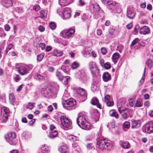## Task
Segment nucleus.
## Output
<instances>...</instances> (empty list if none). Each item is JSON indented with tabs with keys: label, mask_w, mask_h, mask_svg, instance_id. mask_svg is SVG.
I'll use <instances>...</instances> for the list:
<instances>
[{
	"label": "nucleus",
	"mask_w": 153,
	"mask_h": 153,
	"mask_svg": "<svg viewBox=\"0 0 153 153\" xmlns=\"http://www.w3.org/2000/svg\"><path fill=\"white\" fill-rule=\"evenodd\" d=\"M60 126L65 130H68L72 128V123L68 117L62 115L60 117Z\"/></svg>",
	"instance_id": "nucleus-1"
},
{
	"label": "nucleus",
	"mask_w": 153,
	"mask_h": 153,
	"mask_svg": "<svg viewBox=\"0 0 153 153\" xmlns=\"http://www.w3.org/2000/svg\"><path fill=\"white\" fill-rule=\"evenodd\" d=\"M111 142L105 139H100L97 143V146L100 151L106 149L107 148L110 149L111 147Z\"/></svg>",
	"instance_id": "nucleus-2"
},
{
	"label": "nucleus",
	"mask_w": 153,
	"mask_h": 153,
	"mask_svg": "<svg viewBox=\"0 0 153 153\" xmlns=\"http://www.w3.org/2000/svg\"><path fill=\"white\" fill-rule=\"evenodd\" d=\"M76 104V101L73 98H70L67 100H65L62 103L64 108L69 110L74 108V107Z\"/></svg>",
	"instance_id": "nucleus-3"
},
{
	"label": "nucleus",
	"mask_w": 153,
	"mask_h": 153,
	"mask_svg": "<svg viewBox=\"0 0 153 153\" xmlns=\"http://www.w3.org/2000/svg\"><path fill=\"white\" fill-rule=\"evenodd\" d=\"M5 137L7 141L11 145H15L17 143V140L15 133H9L6 135Z\"/></svg>",
	"instance_id": "nucleus-4"
},
{
	"label": "nucleus",
	"mask_w": 153,
	"mask_h": 153,
	"mask_svg": "<svg viewBox=\"0 0 153 153\" xmlns=\"http://www.w3.org/2000/svg\"><path fill=\"white\" fill-rule=\"evenodd\" d=\"M89 67L93 77L96 76L98 75L99 70L97 67L95 63L90 62L89 63Z\"/></svg>",
	"instance_id": "nucleus-5"
},
{
	"label": "nucleus",
	"mask_w": 153,
	"mask_h": 153,
	"mask_svg": "<svg viewBox=\"0 0 153 153\" xmlns=\"http://www.w3.org/2000/svg\"><path fill=\"white\" fill-rule=\"evenodd\" d=\"M75 31L74 30L73 28H70L68 30L63 31L60 34L63 37L68 38L73 36Z\"/></svg>",
	"instance_id": "nucleus-6"
},
{
	"label": "nucleus",
	"mask_w": 153,
	"mask_h": 153,
	"mask_svg": "<svg viewBox=\"0 0 153 153\" xmlns=\"http://www.w3.org/2000/svg\"><path fill=\"white\" fill-rule=\"evenodd\" d=\"M16 67L17 71L21 75H25L28 73V71L26 67L22 65H17Z\"/></svg>",
	"instance_id": "nucleus-7"
},
{
	"label": "nucleus",
	"mask_w": 153,
	"mask_h": 153,
	"mask_svg": "<svg viewBox=\"0 0 153 153\" xmlns=\"http://www.w3.org/2000/svg\"><path fill=\"white\" fill-rule=\"evenodd\" d=\"M62 16L64 19L69 18L71 16V10L69 8H63Z\"/></svg>",
	"instance_id": "nucleus-8"
},
{
	"label": "nucleus",
	"mask_w": 153,
	"mask_h": 153,
	"mask_svg": "<svg viewBox=\"0 0 153 153\" xmlns=\"http://www.w3.org/2000/svg\"><path fill=\"white\" fill-rule=\"evenodd\" d=\"M78 96H80L82 101H84L87 98V94L86 91L82 88H79L77 90Z\"/></svg>",
	"instance_id": "nucleus-9"
},
{
	"label": "nucleus",
	"mask_w": 153,
	"mask_h": 153,
	"mask_svg": "<svg viewBox=\"0 0 153 153\" xmlns=\"http://www.w3.org/2000/svg\"><path fill=\"white\" fill-rule=\"evenodd\" d=\"M144 128L145 132L148 133H153V120L149 122Z\"/></svg>",
	"instance_id": "nucleus-10"
},
{
	"label": "nucleus",
	"mask_w": 153,
	"mask_h": 153,
	"mask_svg": "<svg viewBox=\"0 0 153 153\" xmlns=\"http://www.w3.org/2000/svg\"><path fill=\"white\" fill-rule=\"evenodd\" d=\"M54 90L52 89V88H48L46 89L42 88V94H44L45 96L47 95H51L53 94L54 92Z\"/></svg>",
	"instance_id": "nucleus-11"
},
{
	"label": "nucleus",
	"mask_w": 153,
	"mask_h": 153,
	"mask_svg": "<svg viewBox=\"0 0 153 153\" xmlns=\"http://www.w3.org/2000/svg\"><path fill=\"white\" fill-rule=\"evenodd\" d=\"M126 15L128 18L130 19H133L135 16V13L132 8H128Z\"/></svg>",
	"instance_id": "nucleus-12"
},
{
	"label": "nucleus",
	"mask_w": 153,
	"mask_h": 153,
	"mask_svg": "<svg viewBox=\"0 0 153 153\" xmlns=\"http://www.w3.org/2000/svg\"><path fill=\"white\" fill-rule=\"evenodd\" d=\"M86 121L85 117L83 115L79 116L76 120L77 123L79 127L85 123Z\"/></svg>",
	"instance_id": "nucleus-13"
},
{
	"label": "nucleus",
	"mask_w": 153,
	"mask_h": 153,
	"mask_svg": "<svg viewBox=\"0 0 153 153\" xmlns=\"http://www.w3.org/2000/svg\"><path fill=\"white\" fill-rule=\"evenodd\" d=\"M150 32V29L148 27L144 26L141 27L139 30V33L141 34L145 35Z\"/></svg>",
	"instance_id": "nucleus-14"
},
{
	"label": "nucleus",
	"mask_w": 153,
	"mask_h": 153,
	"mask_svg": "<svg viewBox=\"0 0 153 153\" xmlns=\"http://www.w3.org/2000/svg\"><path fill=\"white\" fill-rule=\"evenodd\" d=\"M80 127L83 129L88 130L91 129L92 128V126L89 122L86 121Z\"/></svg>",
	"instance_id": "nucleus-15"
},
{
	"label": "nucleus",
	"mask_w": 153,
	"mask_h": 153,
	"mask_svg": "<svg viewBox=\"0 0 153 153\" xmlns=\"http://www.w3.org/2000/svg\"><path fill=\"white\" fill-rule=\"evenodd\" d=\"M72 146L73 153H80V149L76 142L73 143Z\"/></svg>",
	"instance_id": "nucleus-16"
},
{
	"label": "nucleus",
	"mask_w": 153,
	"mask_h": 153,
	"mask_svg": "<svg viewBox=\"0 0 153 153\" xmlns=\"http://www.w3.org/2000/svg\"><path fill=\"white\" fill-rule=\"evenodd\" d=\"M13 0H4L2 2L3 5L7 8L12 6Z\"/></svg>",
	"instance_id": "nucleus-17"
},
{
	"label": "nucleus",
	"mask_w": 153,
	"mask_h": 153,
	"mask_svg": "<svg viewBox=\"0 0 153 153\" xmlns=\"http://www.w3.org/2000/svg\"><path fill=\"white\" fill-rule=\"evenodd\" d=\"M131 128H136L140 126V123L139 120H134L132 121Z\"/></svg>",
	"instance_id": "nucleus-18"
},
{
	"label": "nucleus",
	"mask_w": 153,
	"mask_h": 153,
	"mask_svg": "<svg viewBox=\"0 0 153 153\" xmlns=\"http://www.w3.org/2000/svg\"><path fill=\"white\" fill-rule=\"evenodd\" d=\"M102 78L103 80L105 82L110 80L111 79L110 74L107 72H105L103 73L102 75Z\"/></svg>",
	"instance_id": "nucleus-19"
},
{
	"label": "nucleus",
	"mask_w": 153,
	"mask_h": 153,
	"mask_svg": "<svg viewBox=\"0 0 153 153\" xmlns=\"http://www.w3.org/2000/svg\"><path fill=\"white\" fill-rule=\"evenodd\" d=\"M59 151L61 153H69L68 147L66 146H62L59 147Z\"/></svg>",
	"instance_id": "nucleus-20"
},
{
	"label": "nucleus",
	"mask_w": 153,
	"mask_h": 153,
	"mask_svg": "<svg viewBox=\"0 0 153 153\" xmlns=\"http://www.w3.org/2000/svg\"><path fill=\"white\" fill-rule=\"evenodd\" d=\"M1 111L2 116H9L10 111L8 108L6 107H3L1 108Z\"/></svg>",
	"instance_id": "nucleus-21"
},
{
	"label": "nucleus",
	"mask_w": 153,
	"mask_h": 153,
	"mask_svg": "<svg viewBox=\"0 0 153 153\" xmlns=\"http://www.w3.org/2000/svg\"><path fill=\"white\" fill-rule=\"evenodd\" d=\"M98 99L97 97H94L93 98L91 101V103L93 105H96L99 108H101L100 105L98 102Z\"/></svg>",
	"instance_id": "nucleus-22"
},
{
	"label": "nucleus",
	"mask_w": 153,
	"mask_h": 153,
	"mask_svg": "<svg viewBox=\"0 0 153 153\" xmlns=\"http://www.w3.org/2000/svg\"><path fill=\"white\" fill-rule=\"evenodd\" d=\"M120 55L118 53H114L112 55V59L114 64H116L119 58Z\"/></svg>",
	"instance_id": "nucleus-23"
},
{
	"label": "nucleus",
	"mask_w": 153,
	"mask_h": 153,
	"mask_svg": "<svg viewBox=\"0 0 153 153\" xmlns=\"http://www.w3.org/2000/svg\"><path fill=\"white\" fill-rule=\"evenodd\" d=\"M118 110L120 113L121 114V117L124 120H126L128 118L126 112L123 111V109L121 110L120 107L118 108Z\"/></svg>",
	"instance_id": "nucleus-24"
},
{
	"label": "nucleus",
	"mask_w": 153,
	"mask_h": 153,
	"mask_svg": "<svg viewBox=\"0 0 153 153\" xmlns=\"http://www.w3.org/2000/svg\"><path fill=\"white\" fill-rule=\"evenodd\" d=\"M41 149L42 153H49V152L48 147L45 144L42 145L41 148Z\"/></svg>",
	"instance_id": "nucleus-25"
},
{
	"label": "nucleus",
	"mask_w": 153,
	"mask_h": 153,
	"mask_svg": "<svg viewBox=\"0 0 153 153\" xmlns=\"http://www.w3.org/2000/svg\"><path fill=\"white\" fill-rule=\"evenodd\" d=\"M63 53L62 51H59L57 49H55L53 50V54L54 56H60L62 55Z\"/></svg>",
	"instance_id": "nucleus-26"
},
{
	"label": "nucleus",
	"mask_w": 153,
	"mask_h": 153,
	"mask_svg": "<svg viewBox=\"0 0 153 153\" xmlns=\"http://www.w3.org/2000/svg\"><path fill=\"white\" fill-rule=\"evenodd\" d=\"M68 139L73 142H77L79 140V137L73 135H70L68 136Z\"/></svg>",
	"instance_id": "nucleus-27"
},
{
	"label": "nucleus",
	"mask_w": 153,
	"mask_h": 153,
	"mask_svg": "<svg viewBox=\"0 0 153 153\" xmlns=\"http://www.w3.org/2000/svg\"><path fill=\"white\" fill-rule=\"evenodd\" d=\"M61 81L65 85L68 84V82L70 81V77L69 76H64Z\"/></svg>",
	"instance_id": "nucleus-28"
},
{
	"label": "nucleus",
	"mask_w": 153,
	"mask_h": 153,
	"mask_svg": "<svg viewBox=\"0 0 153 153\" xmlns=\"http://www.w3.org/2000/svg\"><path fill=\"white\" fill-rule=\"evenodd\" d=\"M59 3L62 7L65 6L70 4L68 0H59Z\"/></svg>",
	"instance_id": "nucleus-29"
},
{
	"label": "nucleus",
	"mask_w": 153,
	"mask_h": 153,
	"mask_svg": "<svg viewBox=\"0 0 153 153\" xmlns=\"http://www.w3.org/2000/svg\"><path fill=\"white\" fill-rule=\"evenodd\" d=\"M9 100L10 103L12 104L15 102V95L12 93H11L9 95Z\"/></svg>",
	"instance_id": "nucleus-30"
},
{
	"label": "nucleus",
	"mask_w": 153,
	"mask_h": 153,
	"mask_svg": "<svg viewBox=\"0 0 153 153\" xmlns=\"http://www.w3.org/2000/svg\"><path fill=\"white\" fill-rule=\"evenodd\" d=\"M58 134V132L56 131H54L50 133L49 137L50 138H53L56 137Z\"/></svg>",
	"instance_id": "nucleus-31"
},
{
	"label": "nucleus",
	"mask_w": 153,
	"mask_h": 153,
	"mask_svg": "<svg viewBox=\"0 0 153 153\" xmlns=\"http://www.w3.org/2000/svg\"><path fill=\"white\" fill-rule=\"evenodd\" d=\"M123 128L125 131L126 130L125 129V128H128L130 127V124L129 122L128 121H126L123 124Z\"/></svg>",
	"instance_id": "nucleus-32"
},
{
	"label": "nucleus",
	"mask_w": 153,
	"mask_h": 153,
	"mask_svg": "<svg viewBox=\"0 0 153 153\" xmlns=\"http://www.w3.org/2000/svg\"><path fill=\"white\" fill-rule=\"evenodd\" d=\"M122 147L125 149H128L130 147V145L129 143L127 141H125L122 143Z\"/></svg>",
	"instance_id": "nucleus-33"
},
{
	"label": "nucleus",
	"mask_w": 153,
	"mask_h": 153,
	"mask_svg": "<svg viewBox=\"0 0 153 153\" xmlns=\"http://www.w3.org/2000/svg\"><path fill=\"white\" fill-rule=\"evenodd\" d=\"M40 16L38 17H40L42 19L46 18L47 16V12L46 11L42 10L40 12Z\"/></svg>",
	"instance_id": "nucleus-34"
},
{
	"label": "nucleus",
	"mask_w": 153,
	"mask_h": 153,
	"mask_svg": "<svg viewBox=\"0 0 153 153\" xmlns=\"http://www.w3.org/2000/svg\"><path fill=\"white\" fill-rule=\"evenodd\" d=\"M98 88L97 86L96 83L95 82H93L92 84L91 87V89L92 91L94 92L98 90Z\"/></svg>",
	"instance_id": "nucleus-35"
},
{
	"label": "nucleus",
	"mask_w": 153,
	"mask_h": 153,
	"mask_svg": "<svg viewBox=\"0 0 153 153\" xmlns=\"http://www.w3.org/2000/svg\"><path fill=\"white\" fill-rule=\"evenodd\" d=\"M147 64L148 67L150 68L153 65V57L148 59Z\"/></svg>",
	"instance_id": "nucleus-36"
},
{
	"label": "nucleus",
	"mask_w": 153,
	"mask_h": 153,
	"mask_svg": "<svg viewBox=\"0 0 153 153\" xmlns=\"http://www.w3.org/2000/svg\"><path fill=\"white\" fill-rule=\"evenodd\" d=\"M45 54L43 53H42L39 55L37 56V60L38 62L41 61L43 59Z\"/></svg>",
	"instance_id": "nucleus-37"
},
{
	"label": "nucleus",
	"mask_w": 153,
	"mask_h": 153,
	"mask_svg": "<svg viewBox=\"0 0 153 153\" xmlns=\"http://www.w3.org/2000/svg\"><path fill=\"white\" fill-rule=\"evenodd\" d=\"M56 76L58 77V78L59 80H61L63 77V76L62 75L61 73L59 71H57L56 72Z\"/></svg>",
	"instance_id": "nucleus-38"
},
{
	"label": "nucleus",
	"mask_w": 153,
	"mask_h": 153,
	"mask_svg": "<svg viewBox=\"0 0 153 153\" xmlns=\"http://www.w3.org/2000/svg\"><path fill=\"white\" fill-rule=\"evenodd\" d=\"M49 26L51 29L52 30L55 29L56 27V24L53 22H51L49 24Z\"/></svg>",
	"instance_id": "nucleus-39"
},
{
	"label": "nucleus",
	"mask_w": 153,
	"mask_h": 153,
	"mask_svg": "<svg viewBox=\"0 0 153 153\" xmlns=\"http://www.w3.org/2000/svg\"><path fill=\"white\" fill-rule=\"evenodd\" d=\"M14 10L16 12L18 13H21L23 11V8L22 7H16L14 8Z\"/></svg>",
	"instance_id": "nucleus-40"
},
{
	"label": "nucleus",
	"mask_w": 153,
	"mask_h": 153,
	"mask_svg": "<svg viewBox=\"0 0 153 153\" xmlns=\"http://www.w3.org/2000/svg\"><path fill=\"white\" fill-rule=\"evenodd\" d=\"M61 69L65 73H67L69 70V67L68 66L62 65L61 67Z\"/></svg>",
	"instance_id": "nucleus-41"
},
{
	"label": "nucleus",
	"mask_w": 153,
	"mask_h": 153,
	"mask_svg": "<svg viewBox=\"0 0 153 153\" xmlns=\"http://www.w3.org/2000/svg\"><path fill=\"white\" fill-rule=\"evenodd\" d=\"M79 66V64L77 62H75L72 63L71 66L73 69H75L77 68Z\"/></svg>",
	"instance_id": "nucleus-42"
},
{
	"label": "nucleus",
	"mask_w": 153,
	"mask_h": 153,
	"mask_svg": "<svg viewBox=\"0 0 153 153\" xmlns=\"http://www.w3.org/2000/svg\"><path fill=\"white\" fill-rule=\"evenodd\" d=\"M139 40L137 38L135 39L132 42L131 46H133L135 45L139 41Z\"/></svg>",
	"instance_id": "nucleus-43"
},
{
	"label": "nucleus",
	"mask_w": 153,
	"mask_h": 153,
	"mask_svg": "<svg viewBox=\"0 0 153 153\" xmlns=\"http://www.w3.org/2000/svg\"><path fill=\"white\" fill-rule=\"evenodd\" d=\"M85 4V2L84 0H79L77 4L78 6L82 7Z\"/></svg>",
	"instance_id": "nucleus-44"
},
{
	"label": "nucleus",
	"mask_w": 153,
	"mask_h": 153,
	"mask_svg": "<svg viewBox=\"0 0 153 153\" xmlns=\"http://www.w3.org/2000/svg\"><path fill=\"white\" fill-rule=\"evenodd\" d=\"M34 78L36 79H38L39 80H42L44 79V77L41 75L39 74H37L34 77Z\"/></svg>",
	"instance_id": "nucleus-45"
},
{
	"label": "nucleus",
	"mask_w": 153,
	"mask_h": 153,
	"mask_svg": "<svg viewBox=\"0 0 153 153\" xmlns=\"http://www.w3.org/2000/svg\"><path fill=\"white\" fill-rule=\"evenodd\" d=\"M34 104H35L33 103H31L29 102L28 103V105L26 106L27 108L30 109H32L33 108Z\"/></svg>",
	"instance_id": "nucleus-46"
},
{
	"label": "nucleus",
	"mask_w": 153,
	"mask_h": 153,
	"mask_svg": "<svg viewBox=\"0 0 153 153\" xmlns=\"http://www.w3.org/2000/svg\"><path fill=\"white\" fill-rule=\"evenodd\" d=\"M93 7L97 11H98L100 10V7L99 5L98 4H93Z\"/></svg>",
	"instance_id": "nucleus-47"
},
{
	"label": "nucleus",
	"mask_w": 153,
	"mask_h": 153,
	"mask_svg": "<svg viewBox=\"0 0 153 153\" xmlns=\"http://www.w3.org/2000/svg\"><path fill=\"white\" fill-rule=\"evenodd\" d=\"M86 147L89 150L94 149H95L94 147L92 146V144L90 143L88 144Z\"/></svg>",
	"instance_id": "nucleus-48"
},
{
	"label": "nucleus",
	"mask_w": 153,
	"mask_h": 153,
	"mask_svg": "<svg viewBox=\"0 0 153 153\" xmlns=\"http://www.w3.org/2000/svg\"><path fill=\"white\" fill-rule=\"evenodd\" d=\"M110 116L114 117L115 118L117 119L119 116L118 113L116 112H113L110 115Z\"/></svg>",
	"instance_id": "nucleus-49"
},
{
	"label": "nucleus",
	"mask_w": 153,
	"mask_h": 153,
	"mask_svg": "<svg viewBox=\"0 0 153 153\" xmlns=\"http://www.w3.org/2000/svg\"><path fill=\"white\" fill-rule=\"evenodd\" d=\"M106 4L108 5H111L114 6L115 7H116L115 5H116V3L115 2H112V1H110L108 0Z\"/></svg>",
	"instance_id": "nucleus-50"
},
{
	"label": "nucleus",
	"mask_w": 153,
	"mask_h": 153,
	"mask_svg": "<svg viewBox=\"0 0 153 153\" xmlns=\"http://www.w3.org/2000/svg\"><path fill=\"white\" fill-rule=\"evenodd\" d=\"M139 28V26L138 25H136L135 26L134 28V30L133 32V33L134 34L136 35L137 34L138 31V29Z\"/></svg>",
	"instance_id": "nucleus-51"
},
{
	"label": "nucleus",
	"mask_w": 153,
	"mask_h": 153,
	"mask_svg": "<svg viewBox=\"0 0 153 153\" xmlns=\"http://www.w3.org/2000/svg\"><path fill=\"white\" fill-rule=\"evenodd\" d=\"M105 102L107 106L109 107H111L113 106L114 103L113 101L110 100Z\"/></svg>",
	"instance_id": "nucleus-52"
},
{
	"label": "nucleus",
	"mask_w": 153,
	"mask_h": 153,
	"mask_svg": "<svg viewBox=\"0 0 153 153\" xmlns=\"http://www.w3.org/2000/svg\"><path fill=\"white\" fill-rule=\"evenodd\" d=\"M103 67L106 69H109L111 67L110 64L108 62L106 63L103 65Z\"/></svg>",
	"instance_id": "nucleus-53"
},
{
	"label": "nucleus",
	"mask_w": 153,
	"mask_h": 153,
	"mask_svg": "<svg viewBox=\"0 0 153 153\" xmlns=\"http://www.w3.org/2000/svg\"><path fill=\"white\" fill-rule=\"evenodd\" d=\"M129 104L130 106L132 107L134 106V102L133 99H130L128 100Z\"/></svg>",
	"instance_id": "nucleus-54"
},
{
	"label": "nucleus",
	"mask_w": 153,
	"mask_h": 153,
	"mask_svg": "<svg viewBox=\"0 0 153 153\" xmlns=\"http://www.w3.org/2000/svg\"><path fill=\"white\" fill-rule=\"evenodd\" d=\"M101 50L102 53L103 55L106 54L107 52V49L105 48H102Z\"/></svg>",
	"instance_id": "nucleus-55"
},
{
	"label": "nucleus",
	"mask_w": 153,
	"mask_h": 153,
	"mask_svg": "<svg viewBox=\"0 0 153 153\" xmlns=\"http://www.w3.org/2000/svg\"><path fill=\"white\" fill-rule=\"evenodd\" d=\"M63 9L61 7H59L57 10V13L60 16H62V13Z\"/></svg>",
	"instance_id": "nucleus-56"
},
{
	"label": "nucleus",
	"mask_w": 153,
	"mask_h": 153,
	"mask_svg": "<svg viewBox=\"0 0 153 153\" xmlns=\"http://www.w3.org/2000/svg\"><path fill=\"white\" fill-rule=\"evenodd\" d=\"M123 48V46L122 45H120L117 48V50L120 53L122 52Z\"/></svg>",
	"instance_id": "nucleus-57"
},
{
	"label": "nucleus",
	"mask_w": 153,
	"mask_h": 153,
	"mask_svg": "<svg viewBox=\"0 0 153 153\" xmlns=\"http://www.w3.org/2000/svg\"><path fill=\"white\" fill-rule=\"evenodd\" d=\"M45 44L44 43H40L39 44V47L40 48H41L42 50H43L45 48Z\"/></svg>",
	"instance_id": "nucleus-58"
},
{
	"label": "nucleus",
	"mask_w": 153,
	"mask_h": 153,
	"mask_svg": "<svg viewBox=\"0 0 153 153\" xmlns=\"http://www.w3.org/2000/svg\"><path fill=\"white\" fill-rule=\"evenodd\" d=\"M110 96L109 95H107L104 97V100L105 102H106L109 100L110 99Z\"/></svg>",
	"instance_id": "nucleus-59"
},
{
	"label": "nucleus",
	"mask_w": 153,
	"mask_h": 153,
	"mask_svg": "<svg viewBox=\"0 0 153 153\" xmlns=\"http://www.w3.org/2000/svg\"><path fill=\"white\" fill-rule=\"evenodd\" d=\"M13 45L11 43L9 44L6 50L7 52L8 51L10 50L13 47Z\"/></svg>",
	"instance_id": "nucleus-60"
},
{
	"label": "nucleus",
	"mask_w": 153,
	"mask_h": 153,
	"mask_svg": "<svg viewBox=\"0 0 153 153\" xmlns=\"http://www.w3.org/2000/svg\"><path fill=\"white\" fill-rule=\"evenodd\" d=\"M4 29L7 31L10 30V27L8 25H5L4 26Z\"/></svg>",
	"instance_id": "nucleus-61"
},
{
	"label": "nucleus",
	"mask_w": 153,
	"mask_h": 153,
	"mask_svg": "<svg viewBox=\"0 0 153 153\" xmlns=\"http://www.w3.org/2000/svg\"><path fill=\"white\" fill-rule=\"evenodd\" d=\"M141 103L140 102L137 101L135 102V106L137 107H140L141 106Z\"/></svg>",
	"instance_id": "nucleus-62"
},
{
	"label": "nucleus",
	"mask_w": 153,
	"mask_h": 153,
	"mask_svg": "<svg viewBox=\"0 0 153 153\" xmlns=\"http://www.w3.org/2000/svg\"><path fill=\"white\" fill-rule=\"evenodd\" d=\"M39 8L40 7L38 5H35L33 7V9L36 11H38Z\"/></svg>",
	"instance_id": "nucleus-63"
},
{
	"label": "nucleus",
	"mask_w": 153,
	"mask_h": 153,
	"mask_svg": "<svg viewBox=\"0 0 153 153\" xmlns=\"http://www.w3.org/2000/svg\"><path fill=\"white\" fill-rule=\"evenodd\" d=\"M138 45L140 47H144L146 45V43L143 42H141L138 43Z\"/></svg>",
	"instance_id": "nucleus-64"
}]
</instances>
